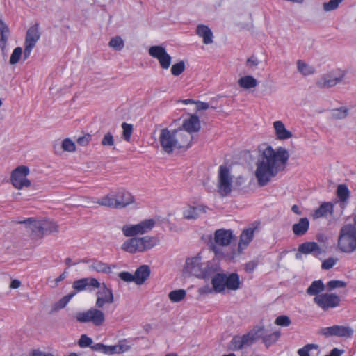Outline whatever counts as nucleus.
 Segmentation results:
<instances>
[{
	"label": "nucleus",
	"mask_w": 356,
	"mask_h": 356,
	"mask_svg": "<svg viewBox=\"0 0 356 356\" xmlns=\"http://www.w3.org/2000/svg\"><path fill=\"white\" fill-rule=\"evenodd\" d=\"M289 157L290 154L285 147L280 146L274 149L270 145L259 146L254 172L258 185L266 186L279 172L284 170Z\"/></svg>",
	"instance_id": "obj_1"
},
{
	"label": "nucleus",
	"mask_w": 356,
	"mask_h": 356,
	"mask_svg": "<svg viewBox=\"0 0 356 356\" xmlns=\"http://www.w3.org/2000/svg\"><path fill=\"white\" fill-rule=\"evenodd\" d=\"M193 137L182 129H162L159 136V141L162 149L167 154H172L175 150L185 151L191 146Z\"/></svg>",
	"instance_id": "obj_2"
},
{
	"label": "nucleus",
	"mask_w": 356,
	"mask_h": 356,
	"mask_svg": "<svg viewBox=\"0 0 356 356\" xmlns=\"http://www.w3.org/2000/svg\"><path fill=\"white\" fill-rule=\"evenodd\" d=\"M184 270L190 275L206 280L220 271V266L216 259L207 261L198 254L186 260Z\"/></svg>",
	"instance_id": "obj_3"
},
{
	"label": "nucleus",
	"mask_w": 356,
	"mask_h": 356,
	"mask_svg": "<svg viewBox=\"0 0 356 356\" xmlns=\"http://www.w3.org/2000/svg\"><path fill=\"white\" fill-rule=\"evenodd\" d=\"M134 197L132 195L123 188L111 191L102 198H90L89 203L98 204L100 206L120 209L125 207L132 203Z\"/></svg>",
	"instance_id": "obj_4"
},
{
	"label": "nucleus",
	"mask_w": 356,
	"mask_h": 356,
	"mask_svg": "<svg viewBox=\"0 0 356 356\" xmlns=\"http://www.w3.org/2000/svg\"><path fill=\"white\" fill-rule=\"evenodd\" d=\"M211 277L212 286L216 293H222L225 289L236 291L240 288V277L236 273L227 274L218 271Z\"/></svg>",
	"instance_id": "obj_5"
},
{
	"label": "nucleus",
	"mask_w": 356,
	"mask_h": 356,
	"mask_svg": "<svg viewBox=\"0 0 356 356\" xmlns=\"http://www.w3.org/2000/svg\"><path fill=\"white\" fill-rule=\"evenodd\" d=\"M337 248L340 252L346 254L356 251V228L352 224H346L340 229Z\"/></svg>",
	"instance_id": "obj_6"
},
{
	"label": "nucleus",
	"mask_w": 356,
	"mask_h": 356,
	"mask_svg": "<svg viewBox=\"0 0 356 356\" xmlns=\"http://www.w3.org/2000/svg\"><path fill=\"white\" fill-rule=\"evenodd\" d=\"M158 243V240L152 236L133 237L125 241L122 249L129 253L143 252L152 249Z\"/></svg>",
	"instance_id": "obj_7"
},
{
	"label": "nucleus",
	"mask_w": 356,
	"mask_h": 356,
	"mask_svg": "<svg viewBox=\"0 0 356 356\" xmlns=\"http://www.w3.org/2000/svg\"><path fill=\"white\" fill-rule=\"evenodd\" d=\"M264 330L263 326H255L245 334L234 336L229 342V348L239 350L250 346L261 337Z\"/></svg>",
	"instance_id": "obj_8"
},
{
	"label": "nucleus",
	"mask_w": 356,
	"mask_h": 356,
	"mask_svg": "<svg viewBox=\"0 0 356 356\" xmlns=\"http://www.w3.org/2000/svg\"><path fill=\"white\" fill-rule=\"evenodd\" d=\"M100 309L95 307L77 312L76 321L81 323H92L95 326H101L105 321V314Z\"/></svg>",
	"instance_id": "obj_9"
},
{
	"label": "nucleus",
	"mask_w": 356,
	"mask_h": 356,
	"mask_svg": "<svg viewBox=\"0 0 356 356\" xmlns=\"http://www.w3.org/2000/svg\"><path fill=\"white\" fill-rule=\"evenodd\" d=\"M154 226L152 219H147L136 225H125L122 231L126 237H133L136 235H142L149 232Z\"/></svg>",
	"instance_id": "obj_10"
},
{
	"label": "nucleus",
	"mask_w": 356,
	"mask_h": 356,
	"mask_svg": "<svg viewBox=\"0 0 356 356\" xmlns=\"http://www.w3.org/2000/svg\"><path fill=\"white\" fill-rule=\"evenodd\" d=\"M346 71L337 69L323 74L317 81L320 88H331L342 82L346 76Z\"/></svg>",
	"instance_id": "obj_11"
},
{
	"label": "nucleus",
	"mask_w": 356,
	"mask_h": 356,
	"mask_svg": "<svg viewBox=\"0 0 356 356\" xmlns=\"http://www.w3.org/2000/svg\"><path fill=\"white\" fill-rule=\"evenodd\" d=\"M41 33L40 32L39 24H35L29 27L26 31L24 40V59H27L35 47L38 41L40 40Z\"/></svg>",
	"instance_id": "obj_12"
},
{
	"label": "nucleus",
	"mask_w": 356,
	"mask_h": 356,
	"mask_svg": "<svg viewBox=\"0 0 356 356\" xmlns=\"http://www.w3.org/2000/svg\"><path fill=\"white\" fill-rule=\"evenodd\" d=\"M218 192L225 197L229 195L232 191L233 179L229 170L223 165H220L218 172Z\"/></svg>",
	"instance_id": "obj_13"
},
{
	"label": "nucleus",
	"mask_w": 356,
	"mask_h": 356,
	"mask_svg": "<svg viewBox=\"0 0 356 356\" xmlns=\"http://www.w3.org/2000/svg\"><path fill=\"white\" fill-rule=\"evenodd\" d=\"M340 301V297L332 293H322L314 298V303L324 311L338 307Z\"/></svg>",
	"instance_id": "obj_14"
},
{
	"label": "nucleus",
	"mask_w": 356,
	"mask_h": 356,
	"mask_svg": "<svg viewBox=\"0 0 356 356\" xmlns=\"http://www.w3.org/2000/svg\"><path fill=\"white\" fill-rule=\"evenodd\" d=\"M29 174L28 167L21 165L15 168L11 174V182L13 186L17 189H22L24 187L31 186V181L26 178Z\"/></svg>",
	"instance_id": "obj_15"
},
{
	"label": "nucleus",
	"mask_w": 356,
	"mask_h": 356,
	"mask_svg": "<svg viewBox=\"0 0 356 356\" xmlns=\"http://www.w3.org/2000/svg\"><path fill=\"white\" fill-rule=\"evenodd\" d=\"M235 238L233 232L230 229H219L214 233V244L211 245V250L216 253H219L218 246H227Z\"/></svg>",
	"instance_id": "obj_16"
},
{
	"label": "nucleus",
	"mask_w": 356,
	"mask_h": 356,
	"mask_svg": "<svg viewBox=\"0 0 356 356\" xmlns=\"http://www.w3.org/2000/svg\"><path fill=\"white\" fill-rule=\"evenodd\" d=\"M319 333L325 337H338L351 338L354 330L350 326L334 325L330 327H323Z\"/></svg>",
	"instance_id": "obj_17"
},
{
	"label": "nucleus",
	"mask_w": 356,
	"mask_h": 356,
	"mask_svg": "<svg viewBox=\"0 0 356 356\" xmlns=\"http://www.w3.org/2000/svg\"><path fill=\"white\" fill-rule=\"evenodd\" d=\"M148 53L152 58L158 60L163 69H168L171 64V56L165 49L161 45L152 46L149 48Z\"/></svg>",
	"instance_id": "obj_18"
},
{
	"label": "nucleus",
	"mask_w": 356,
	"mask_h": 356,
	"mask_svg": "<svg viewBox=\"0 0 356 356\" xmlns=\"http://www.w3.org/2000/svg\"><path fill=\"white\" fill-rule=\"evenodd\" d=\"M97 300L95 307L103 308L106 304H112L114 302L113 291L105 283L96 293Z\"/></svg>",
	"instance_id": "obj_19"
},
{
	"label": "nucleus",
	"mask_w": 356,
	"mask_h": 356,
	"mask_svg": "<svg viewBox=\"0 0 356 356\" xmlns=\"http://www.w3.org/2000/svg\"><path fill=\"white\" fill-rule=\"evenodd\" d=\"M256 227H249L244 229L241 235L238 242V251L242 252L243 250L247 248L250 242L252 241L256 230Z\"/></svg>",
	"instance_id": "obj_20"
},
{
	"label": "nucleus",
	"mask_w": 356,
	"mask_h": 356,
	"mask_svg": "<svg viewBox=\"0 0 356 356\" xmlns=\"http://www.w3.org/2000/svg\"><path fill=\"white\" fill-rule=\"evenodd\" d=\"M201 124L199 118L195 115H191L188 119H185L182 124V129L191 136L192 133L200 131Z\"/></svg>",
	"instance_id": "obj_21"
},
{
	"label": "nucleus",
	"mask_w": 356,
	"mask_h": 356,
	"mask_svg": "<svg viewBox=\"0 0 356 356\" xmlns=\"http://www.w3.org/2000/svg\"><path fill=\"white\" fill-rule=\"evenodd\" d=\"M298 252L305 254H313L315 257L322 253L320 245L316 242H305L298 246Z\"/></svg>",
	"instance_id": "obj_22"
},
{
	"label": "nucleus",
	"mask_w": 356,
	"mask_h": 356,
	"mask_svg": "<svg viewBox=\"0 0 356 356\" xmlns=\"http://www.w3.org/2000/svg\"><path fill=\"white\" fill-rule=\"evenodd\" d=\"M273 128L276 138L278 140H287L291 138L293 136L292 133L286 129L284 123L280 120L275 121L273 122Z\"/></svg>",
	"instance_id": "obj_23"
},
{
	"label": "nucleus",
	"mask_w": 356,
	"mask_h": 356,
	"mask_svg": "<svg viewBox=\"0 0 356 356\" xmlns=\"http://www.w3.org/2000/svg\"><path fill=\"white\" fill-rule=\"evenodd\" d=\"M10 35V29L8 25L0 19V49L3 54H6V45Z\"/></svg>",
	"instance_id": "obj_24"
},
{
	"label": "nucleus",
	"mask_w": 356,
	"mask_h": 356,
	"mask_svg": "<svg viewBox=\"0 0 356 356\" xmlns=\"http://www.w3.org/2000/svg\"><path fill=\"white\" fill-rule=\"evenodd\" d=\"M197 35L202 38L204 44H209L213 42V33L210 28L204 24H199L196 29Z\"/></svg>",
	"instance_id": "obj_25"
},
{
	"label": "nucleus",
	"mask_w": 356,
	"mask_h": 356,
	"mask_svg": "<svg viewBox=\"0 0 356 356\" xmlns=\"http://www.w3.org/2000/svg\"><path fill=\"white\" fill-rule=\"evenodd\" d=\"M150 275V268L147 265L140 266L134 273L135 283L142 284L149 277Z\"/></svg>",
	"instance_id": "obj_26"
},
{
	"label": "nucleus",
	"mask_w": 356,
	"mask_h": 356,
	"mask_svg": "<svg viewBox=\"0 0 356 356\" xmlns=\"http://www.w3.org/2000/svg\"><path fill=\"white\" fill-rule=\"evenodd\" d=\"M333 213V204L330 202H323L320 207L314 211L312 214L314 218L317 219L320 218L326 217L328 213Z\"/></svg>",
	"instance_id": "obj_27"
},
{
	"label": "nucleus",
	"mask_w": 356,
	"mask_h": 356,
	"mask_svg": "<svg viewBox=\"0 0 356 356\" xmlns=\"http://www.w3.org/2000/svg\"><path fill=\"white\" fill-rule=\"evenodd\" d=\"M20 223H25L28 228L31 231V232L37 236H42V220H35L33 218H28L23 222H19Z\"/></svg>",
	"instance_id": "obj_28"
},
{
	"label": "nucleus",
	"mask_w": 356,
	"mask_h": 356,
	"mask_svg": "<svg viewBox=\"0 0 356 356\" xmlns=\"http://www.w3.org/2000/svg\"><path fill=\"white\" fill-rule=\"evenodd\" d=\"M309 227V220L307 218H302L298 222L293 225L292 230L295 235L302 236L307 232Z\"/></svg>",
	"instance_id": "obj_29"
},
{
	"label": "nucleus",
	"mask_w": 356,
	"mask_h": 356,
	"mask_svg": "<svg viewBox=\"0 0 356 356\" xmlns=\"http://www.w3.org/2000/svg\"><path fill=\"white\" fill-rule=\"evenodd\" d=\"M238 86L245 90L255 88L258 85L257 80L252 76L246 75L241 77L238 81Z\"/></svg>",
	"instance_id": "obj_30"
},
{
	"label": "nucleus",
	"mask_w": 356,
	"mask_h": 356,
	"mask_svg": "<svg viewBox=\"0 0 356 356\" xmlns=\"http://www.w3.org/2000/svg\"><path fill=\"white\" fill-rule=\"evenodd\" d=\"M325 290V285L321 280H315L312 282L310 286L307 288L306 292L309 296H319L320 293Z\"/></svg>",
	"instance_id": "obj_31"
},
{
	"label": "nucleus",
	"mask_w": 356,
	"mask_h": 356,
	"mask_svg": "<svg viewBox=\"0 0 356 356\" xmlns=\"http://www.w3.org/2000/svg\"><path fill=\"white\" fill-rule=\"evenodd\" d=\"M296 65L298 72L305 76L314 74L316 72V70L313 66L309 65L302 60H298Z\"/></svg>",
	"instance_id": "obj_32"
},
{
	"label": "nucleus",
	"mask_w": 356,
	"mask_h": 356,
	"mask_svg": "<svg viewBox=\"0 0 356 356\" xmlns=\"http://www.w3.org/2000/svg\"><path fill=\"white\" fill-rule=\"evenodd\" d=\"M204 209L201 206L197 207H188L184 211V216L186 219L191 220L196 219L200 213H204Z\"/></svg>",
	"instance_id": "obj_33"
},
{
	"label": "nucleus",
	"mask_w": 356,
	"mask_h": 356,
	"mask_svg": "<svg viewBox=\"0 0 356 356\" xmlns=\"http://www.w3.org/2000/svg\"><path fill=\"white\" fill-rule=\"evenodd\" d=\"M337 195L342 204L346 203L350 195V191L347 185L343 184L338 185L337 188Z\"/></svg>",
	"instance_id": "obj_34"
},
{
	"label": "nucleus",
	"mask_w": 356,
	"mask_h": 356,
	"mask_svg": "<svg viewBox=\"0 0 356 356\" xmlns=\"http://www.w3.org/2000/svg\"><path fill=\"white\" fill-rule=\"evenodd\" d=\"M42 221L43 227H42V235H47L58 232V226L55 222L48 220H43Z\"/></svg>",
	"instance_id": "obj_35"
},
{
	"label": "nucleus",
	"mask_w": 356,
	"mask_h": 356,
	"mask_svg": "<svg viewBox=\"0 0 356 356\" xmlns=\"http://www.w3.org/2000/svg\"><path fill=\"white\" fill-rule=\"evenodd\" d=\"M348 108L345 106H342L337 108L332 109L330 112V117L333 120H343L346 118L348 115Z\"/></svg>",
	"instance_id": "obj_36"
},
{
	"label": "nucleus",
	"mask_w": 356,
	"mask_h": 356,
	"mask_svg": "<svg viewBox=\"0 0 356 356\" xmlns=\"http://www.w3.org/2000/svg\"><path fill=\"white\" fill-rule=\"evenodd\" d=\"M186 296V292L184 289L173 290L168 293V298L172 302H179Z\"/></svg>",
	"instance_id": "obj_37"
},
{
	"label": "nucleus",
	"mask_w": 356,
	"mask_h": 356,
	"mask_svg": "<svg viewBox=\"0 0 356 356\" xmlns=\"http://www.w3.org/2000/svg\"><path fill=\"white\" fill-rule=\"evenodd\" d=\"M281 332L278 330L275 331L269 334H266L262 337L263 342L268 347L275 343L280 337Z\"/></svg>",
	"instance_id": "obj_38"
},
{
	"label": "nucleus",
	"mask_w": 356,
	"mask_h": 356,
	"mask_svg": "<svg viewBox=\"0 0 356 356\" xmlns=\"http://www.w3.org/2000/svg\"><path fill=\"white\" fill-rule=\"evenodd\" d=\"M108 45L116 51H120L124 48V42L121 37L115 36L111 39Z\"/></svg>",
	"instance_id": "obj_39"
},
{
	"label": "nucleus",
	"mask_w": 356,
	"mask_h": 356,
	"mask_svg": "<svg viewBox=\"0 0 356 356\" xmlns=\"http://www.w3.org/2000/svg\"><path fill=\"white\" fill-rule=\"evenodd\" d=\"M90 268L94 270H96L97 272H102L106 273L111 272V268L106 264L99 261H95L91 264Z\"/></svg>",
	"instance_id": "obj_40"
},
{
	"label": "nucleus",
	"mask_w": 356,
	"mask_h": 356,
	"mask_svg": "<svg viewBox=\"0 0 356 356\" xmlns=\"http://www.w3.org/2000/svg\"><path fill=\"white\" fill-rule=\"evenodd\" d=\"M76 292H72L65 296H63L59 301H58L55 307L56 309H60L64 308L68 302L70 301V300L76 295Z\"/></svg>",
	"instance_id": "obj_41"
},
{
	"label": "nucleus",
	"mask_w": 356,
	"mask_h": 356,
	"mask_svg": "<svg viewBox=\"0 0 356 356\" xmlns=\"http://www.w3.org/2000/svg\"><path fill=\"white\" fill-rule=\"evenodd\" d=\"M342 2V0H330L328 2L323 3V8L324 11L330 12L336 10L339 4Z\"/></svg>",
	"instance_id": "obj_42"
},
{
	"label": "nucleus",
	"mask_w": 356,
	"mask_h": 356,
	"mask_svg": "<svg viewBox=\"0 0 356 356\" xmlns=\"http://www.w3.org/2000/svg\"><path fill=\"white\" fill-rule=\"evenodd\" d=\"M22 54V48L17 47L14 49L10 58V63L15 65L19 62Z\"/></svg>",
	"instance_id": "obj_43"
},
{
	"label": "nucleus",
	"mask_w": 356,
	"mask_h": 356,
	"mask_svg": "<svg viewBox=\"0 0 356 356\" xmlns=\"http://www.w3.org/2000/svg\"><path fill=\"white\" fill-rule=\"evenodd\" d=\"M123 129V138L126 141H129L133 131V126L131 124L123 122L122 124Z\"/></svg>",
	"instance_id": "obj_44"
},
{
	"label": "nucleus",
	"mask_w": 356,
	"mask_h": 356,
	"mask_svg": "<svg viewBox=\"0 0 356 356\" xmlns=\"http://www.w3.org/2000/svg\"><path fill=\"white\" fill-rule=\"evenodd\" d=\"M72 287L76 291H82L87 289V281L86 278H81L74 281Z\"/></svg>",
	"instance_id": "obj_45"
},
{
	"label": "nucleus",
	"mask_w": 356,
	"mask_h": 356,
	"mask_svg": "<svg viewBox=\"0 0 356 356\" xmlns=\"http://www.w3.org/2000/svg\"><path fill=\"white\" fill-rule=\"evenodd\" d=\"M185 70V63L184 61H180L174 64L171 67V73L174 76L180 75Z\"/></svg>",
	"instance_id": "obj_46"
},
{
	"label": "nucleus",
	"mask_w": 356,
	"mask_h": 356,
	"mask_svg": "<svg viewBox=\"0 0 356 356\" xmlns=\"http://www.w3.org/2000/svg\"><path fill=\"white\" fill-rule=\"evenodd\" d=\"M346 286V283L341 280H330L327 283V289L328 291H332L337 288H343Z\"/></svg>",
	"instance_id": "obj_47"
},
{
	"label": "nucleus",
	"mask_w": 356,
	"mask_h": 356,
	"mask_svg": "<svg viewBox=\"0 0 356 356\" xmlns=\"http://www.w3.org/2000/svg\"><path fill=\"white\" fill-rule=\"evenodd\" d=\"M275 323L282 327H288L291 325V321L287 316L281 315L276 318Z\"/></svg>",
	"instance_id": "obj_48"
},
{
	"label": "nucleus",
	"mask_w": 356,
	"mask_h": 356,
	"mask_svg": "<svg viewBox=\"0 0 356 356\" xmlns=\"http://www.w3.org/2000/svg\"><path fill=\"white\" fill-rule=\"evenodd\" d=\"M92 344V339L86 334H82L78 341V345L81 348L91 347Z\"/></svg>",
	"instance_id": "obj_49"
},
{
	"label": "nucleus",
	"mask_w": 356,
	"mask_h": 356,
	"mask_svg": "<svg viewBox=\"0 0 356 356\" xmlns=\"http://www.w3.org/2000/svg\"><path fill=\"white\" fill-rule=\"evenodd\" d=\"M62 148L63 150L72 152L75 151L74 143L69 138L64 139L62 142Z\"/></svg>",
	"instance_id": "obj_50"
},
{
	"label": "nucleus",
	"mask_w": 356,
	"mask_h": 356,
	"mask_svg": "<svg viewBox=\"0 0 356 356\" xmlns=\"http://www.w3.org/2000/svg\"><path fill=\"white\" fill-rule=\"evenodd\" d=\"M87 281V287H91L92 289H100L103 286V283H100L96 278L94 277H86Z\"/></svg>",
	"instance_id": "obj_51"
},
{
	"label": "nucleus",
	"mask_w": 356,
	"mask_h": 356,
	"mask_svg": "<svg viewBox=\"0 0 356 356\" xmlns=\"http://www.w3.org/2000/svg\"><path fill=\"white\" fill-rule=\"evenodd\" d=\"M338 261L337 258L329 257L322 263V268L324 270H329L332 268Z\"/></svg>",
	"instance_id": "obj_52"
},
{
	"label": "nucleus",
	"mask_w": 356,
	"mask_h": 356,
	"mask_svg": "<svg viewBox=\"0 0 356 356\" xmlns=\"http://www.w3.org/2000/svg\"><path fill=\"white\" fill-rule=\"evenodd\" d=\"M317 346L314 344H307L303 348L298 350V353L299 356H310L309 351L313 348H316Z\"/></svg>",
	"instance_id": "obj_53"
},
{
	"label": "nucleus",
	"mask_w": 356,
	"mask_h": 356,
	"mask_svg": "<svg viewBox=\"0 0 356 356\" xmlns=\"http://www.w3.org/2000/svg\"><path fill=\"white\" fill-rule=\"evenodd\" d=\"M102 145L104 146H113L114 145L113 136L111 133H107L104 135Z\"/></svg>",
	"instance_id": "obj_54"
},
{
	"label": "nucleus",
	"mask_w": 356,
	"mask_h": 356,
	"mask_svg": "<svg viewBox=\"0 0 356 356\" xmlns=\"http://www.w3.org/2000/svg\"><path fill=\"white\" fill-rule=\"evenodd\" d=\"M122 351V346H106V354L120 353Z\"/></svg>",
	"instance_id": "obj_55"
},
{
	"label": "nucleus",
	"mask_w": 356,
	"mask_h": 356,
	"mask_svg": "<svg viewBox=\"0 0 356 356\" xmlns=\"http://www.w3.org/2000/svg\"><path fill=\"white\" fill-rule=\"evenodd\" d=\"M119 277L124 282H135L134 274L133 275L129 272L124 271V272L120 273Z\"/></svg>",
	"instance_id": "obj_56"
},
{
	"label": "nucleus",
	"mask_w": 356,
	"mask_h": 356,
	"mask_svg": "<svg viewBox=\"0 0 356 356\" xmlns=\"http://www.w3.org/2000/svg\"><path fill=\"white\" fill-rule=\"evenodd\" d=\"M91 139V136L88 134L77 139V143L81 146L88 145Z\"/></svg>",
	"instance_id": "obj_57"
},
{
	"label": "nucleus",
	"mask_w": 356,
	"mask_h": 356,
	"mask_svg": "<svg viewBox=\"0 0 356 356\" xmlns=\"http://www.w3.org/2000/svg\"><path fill=\"white\" fill-rule=\"evenodd\" d=\"M67 275V272L65 270L62 274H60L57 278L54 280V285L52 287H56L58 285L59 282L64 280Z\"/></svg>",
	"instance_id": "obj_58"
},
{
	"label": "nucleus",
	"mask_w": 356,
	"mask_h": 356,
	"mask_svg": "<svg viewBox=\"0 0 356 356\" xmlns=\"http://www.w3.org/2000/svg\"><path fill=\"white\" fill-rule=\"evenodd\" d=\"M257 266V264L255 261H250L245 264V270L248 273H251L256 268Z\"/></svg>",
	"instance_id": "obj_59"
},
{
	"label": "nucleus",
	"mask_w": 356,
	"mask_h": 356,
	"mask_svg": "<svg viewBox=\"0 0 356 356\" xmlns=\"http://www.w3.org/2000/svg\"><path fill=\"white\" fill-rule=\"evenodd\" d=\"M92 350L95 351H99L105 353L106 351V346L102 343H96L95 345H92L91 347Z\"/></svg>",
	"instance_id": "obj_60"
},
{
	"label": "nucleus",
	"mask_w": 356,
	"mask_h": 356,
	"mask_svg": "<svg viewBox=\"0 0 356 356\" xmlns=\"http://www.w3.org/2000/svg\"><path fill=\"white\" fill-rule=\"evenodd\" d=\"M195 104L197 106V110L201 111V110H207L209 108V104L207 102H203L200 101H197L195 102Z\"/></svg>",
	"instance_id": "obj_61"
},
{
	"label": "nucleus",
	"mask_w": 356,
	"mask_h": 356,
	"mask_svg": "<svg viewBox=\"0 0 356 356\" xmlns=\"http://www.w3.org/2000/svg\"><path fill=\"white\" fill-rule=\"evenodd\" d=\"M258 64H259V60L254 56H251L247 60V65L250 67L257 66Z\"/></svg>",
	"instance_id": "obj_62"
},
{
	"label": "nucleus",
	"mask_w": 356,
	"mask_h": 356,
	"mask_svg": "<svg viewBox=\"0 0 356 356\" xmlns=\"http://www.w3.org/2000/svg\"><path fill=\"white\" fill-rule=\"evenodd\" d=\"M31 356H54L51 353L43 352L39 350L33 351Z\"/></svg>",
	"instance_id": "obj_63"
},
{
	"label": "nucleus",
	"mask_w": 356,
	"mask_h": 356,
	"mask_svg": "<svg viewBox=\"0 0 356 356\" xmlns=\"http://www.w3.org/2000/svg\"><path fill=\"white\" fill-rule=\"evenodd\" d=\"M343 353V350H341L337 348H334L331 350L330 354L326 355L325 356H341Z\"/></svg>",
	"instance_id": "obj_64"
}]
</instances>
